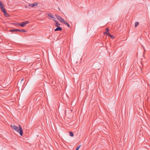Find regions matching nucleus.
<instances>
[{
    "label": "nucleus",
    "mask_w": 150,
    "mask_h": 150,
    "mask_svg": "<svg viewBox=\"0 0 150 150\" xmlns=\"http://www.w3.org/2000/svg\"><path fill=\"white\" fill-rule=\"evenodd\" d=\"M47 15L49 16L51 18H53V19L54 18V16L52 13H49L47 14Z\"/></svg>",
    "instance_id": "obj_9"
},
{
    "label": "nucleus",
    "mask_w": 150,
    "mask_h": 150,
    "mask_svg": "<svg viewBox=\"0 0 150 150\" xmlns=\"http://www.w3.org/2000/svg\"><path fill=\"white\" fill-rule=\"evenodd\" d=\"M109 29L108 28H106V31L104 32V34L108 35L109 34H110L109 32Z\"/></svg>",
    "instance_id": "obj_6"
},
{
    "label": "nucleus",
    "mask_w": 150,
    "mask_h": 150,
    "mask_svg": "<svg viewBox=\"0 0 150 150\" xmlns=\"http://www.w3.org/2000/svg\"><path fill=\"white\" fill-rule=\"evenodd\" d=\"M25 22V25L27 24H28L29 23V22L28 21H24Z\"/></svg>",
    "instance_id": "obj_19"
},
{
    "label": "nucleus",
    "mask_w": 150,
    "mask_h": 150,
    "mask_svg": "<svg viewBox=\"0 0 150 150\" xmlns=\"http://www.w3.org/2000/svg\"><path fill=\"white\" fill-rule=\"evenodd\" d=\"M6 17H8L10 16V15L7 13L5 15H4Z\"/></svg>",
    "instance_id": "obj_18"
},
{
    "label": "nucleus",
    "mask_w": 150,
    "mask_h": 150,
    "mask_svg": "<svg viewBox=\"0 0 150 150\" xmlns=\"http://www.w3.org/2000/svg\"><path fill=\"white\" fill-rule=\"evenodd\" d=\"M108 35L110 36L112 38L114 39V38L115 37L113 35H111L110 34H109Z\"/></svg>",
    "instance_id": "obj_15"
},
{
    "label": "nucleus",
    "mask_w": 150,
    "mask_h": 150,
    "mask_svg": "<svg viewBox=\"0 0 150 150\" xmlns=\"http://www.w3.org/2000/svg\"><path fill=\"white\" fill-rule=\"evenodd\" d=\"M23 80V78L21 79V82Z\"/></svg>",
    "instance_id": "obj_24"
},
{
    "label": "nucleus",
    "mask_w": 150,
    "mask_h": 150,
    "mask_svg": "<svg viewBox=\"0 0 150 150\" xmlns=\"http://www.w3.org/2000/svg\"><path fill=\"white\" fill-rule=\"evenodd\" d=\"M21 32H26V30H21Z\"/></svg>",
    "instance_id": "obj_20"
},
{
    "label": "nucleus",
    "mask_w": 150,
    "mask_h": 150,
    "mask_svg": "<svg viewBox=\"0 0 150 150\" xmlns=\"http://www.w3.org/2000/svg\"><path fill=\"white\" fill-rule=\"evenodd\" d=\"M25 7L26 8H28V6L25 5Z\"/></svg>",
    "instance_id": "obj_23"
},
{
    "label": "nucleus",
    "mask_w": 150,
    "mask_h": 150,
    "mask_svg": "<svg viewBox=\"0 0 150 150\" xmlns=\"http://www.w3.org/2000/svg\"><path fill=\"white\" fill-rule=\"evenodd\" d=\"M4 6V5H3V4L0 1V8L2 7V6Z\"/></svg>",
    "instance_id": "obj_16"
},
{
    "label": "nucleus",
    "mask_w": 150,
    "mask_h": 150,
    "mask_svg": "<svg viewBox=\"0 0 150 150\" xmlns=\"http://www.w3.org/2000/svg\"><path fill=\"white\" fill-rule=\"evenodd\" d=\"M19 127L17 129L16 131L19 133L21 136H22L23 133V130L21 126L20 125H19Z\"/></svg>",
    "instance_id": "obj_1"
},
{
    "label": "nucleus",
    "mask_w": 150,
    "mask_h": 150,
    "mask_svg": "<svg viewBox=\"0 0 150 150\" xmlns=\"http://www.w3.org/2000/svg\"><path fill=\"white\" fill-rule=\"evenodd\" d=\"M69 135L71 137H73L74 136V134L72 132H69Z\"/></svg>",
    "instance_id": "obj_12"
},
{
    "label": "nucleus",
    "mask_w": 150,
    "mask_h": 150,
    "mask_svg": "<svg viewBox=\"0 0 150 150\" xmlns=\"http://www.w3.org/2000/svg\"><path fill=\"white\" fill-rule=\"evenodd\" d=\"M38 3L35 2L33 4H30L28 5V6L32 7H34V6H37L38 5Z\"/></svg>",
    "instance_id": "obj_4"
},
{
    "label": "nucleus",
    "mask_w": 150,
    "mask_h": 150,
    "mask_svg": "<svg viewBox=\"0 0 150 150\" xmlns=\"http://www.w3.org/2000/svg\"><path fill=\"white\" fill-rule=\"evenodd\" d=\"M11 127L12 128L16 131L18 128V127L16 126V125H11Z\"/></svg>",
    "instance_id": "obj_5"
},
{
    "label": "nucleus",
    "mask_w": 150,
    "mask_h": 150,
    "mask_svg": "<svg viewBox=\"0 0 150 150\" xmlns=\"http://www.w3.org/2000/svg\"><path fill=\"white\" fill-rule=\"evenodd\" d=\"M3 13L4 15H5L7 13L6 11L5 12H4Z\"/></svg>",
    "instance_id": "obj_22"
},
{
    "label": "nucleus",
    "mask_w": 150,
    "mask_h": 150,
    "mask_svg": "<svg viewBox=\"0 0 150 150\" xmlns=\"http://www.w3.org/2000/svg\"><path fill=\"white\" fill-rule=\"evenodd\" d=\"M143 47L144 49V51H145V50L144 47Z\"/></svg>",
    "instance_id": "obj_26"
},
{
    "label": "nucleus",
    "mask_w": 150,
    "mask_h": 150,
    "mask_svg": "<svg viewBox=\"0 0 150 150\" xmlns=\"http://www.w3.org/2000/svg\"><path fill=\"white\" fill-rule=\"evenodd\" d=\"M16 31H20V32L21 30L19 29H16Z\"/></svg>",
    "instance_id": "obj_21"
},
{
    "label": "nucleus",
    "mask_w": 150,
    "mask_h": 150,
    "mask_svg": "<svg viewBox=\"0 0 150 150\" xmlns=\"http://www.w3.org/2000/svg\"><path fill=\"white\" fill-rule=\"evenodd\" d=\"M55 25L56 27L59 26L60 25V24L57 21H55Z\"/></svg>",
    "instance_id": "obj_8"
},
{
    "label": "nucleus",
    "mask_w": 150,
    "mask_h": 150,
    "mask_svg": "<svg viewBox=\"0 0 150 150\" xmlns=\"http://www.w3.org/2000/svg\"><path fill=\"white\" fill-rule=\"evenodd\" d=\"M58 9H59V10L60 11H61V10H60V8H59V7L58 8Z\"/></svg>",
    "instance_id": "obj_25"
},
{
    "label": "nucleus",
    "mask_w": 150,
    "mask_h": 150,
    "mask_svg": "<svg viewBox=\"0 0 150 150\" xmlns=\"http://www.w3.org/2000/svg\"><path fill=\"white\" fill-rule=\"evenodd\" d=\"M10 32H15L16 31V29H14L12 30H9Z\"/></svg>",
    "instance_id": "obj_14"
},
{
    "label": "nucleus",
    "mask_w": 150,
    "mask_h": 150,
    "mask_svg": "<svg viewBox=\"0 0 150 150\" xmlns=\"http://www.w3.org/2000/svg\"><path fill=\"white\" fill-rule=\"evenodd\" d=\"M55 16L57 18V19L60 22L63 23V22L65 21V20L64 19H63L61 16L57 15H55Z\"/></svg>",
    "instance_id": "obj_2"
},
{
    "label": "nucleus",
    "mask_w": 150,
    "mask_h": 150,
    "mask_svg": "<svg viewBox=\"0 0 150 150\" xmlns=\"http://www.w3.org/2000/svg\"><path fill=\"white\" fill-rule=\"evenodd\" d=\"M81 146V145H80L76 147V150H78Z\"/></svg>",
    "instance_id": "obj_17"
},
{
    "label": "nucleus",
    "mask_w": 150,
    "mask_h": 150,
    "mask_svg": "<svg viewBox=\"0 0 150 150\" xmlns=\"http://www.w3.org/2000/svg\"><path fill=\"white\" fill-rule=\"evenodd\" d=\"M25 22L24 21L22 22L21 23H17L16 24V25H18L20 26L21 27H24L25 26Z\"/></svg>",
    "instance_id": "obj_3"
},
{
    "label": "nucleus",
    "mask_w": 150,
    "mask_h": 150,
    "mask_svg": "<svg viewBox=\"0 0 150 150\" xmlns=\"http://www.w3.org/2000/svg\"><path fill=\"white\" fill-rule=\"evenodd\" d=\"M1 9V11L3 13L4 12H5L6 10L5 9V8L4 6H2V7L0 8Z\"/></svg>",
    "instance_id": "obj_10"
},
{
    "label": "nucleus",
    "mask_w": 150,
    "mask_h": 150,
    "mask_svg": "<svg viewBox=\"0 0 150 150\" xmlns=\"http://www.w3.org/2000/svg\"><path fill=\"white\" fill-rule=\"evenodd\" d=\"M139 23L138 22H136L135 23V28L137 27L139 25Z\"/></svg>",
    "instance_id": "obj_13"
},
{
    "label": "nucleus",
    "mask_w": 150,
    "mask_h": 150,
    "mask_svg": "<svg viewBox=\"0 0 150 150\" xmlns=\"http://www.w3.org/2000/svg\"><path fill=\"white\" fill-rule=\"evenodd\" d=\"M57 28L54 29V31H61L62 30V28L60 26L57 27Z\"/></svg>",
    "instance_id": "obj_7"
},
{
    "label": "nucleus",
    "mask_w": 150,
    "mask_h": 150,
    "mask_svg": "<svg viewBox=\"0 0 150 150\" xmlns=\"http://www.w3.org/2000/svg\"><path fill=\"white\" fill-rule=\"evenodd\" d=\"M63 23L67 25L69 28H70L69 24L65 21Z\"/></svg>",
    "instance_id": "obj_11"
}]
</instances>
